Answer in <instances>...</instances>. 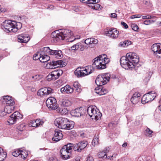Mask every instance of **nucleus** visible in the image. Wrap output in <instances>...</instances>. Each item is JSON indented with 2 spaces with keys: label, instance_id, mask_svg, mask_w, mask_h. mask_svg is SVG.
I'll use <instances>...</instances> for the list:
<instances>
[{
  "label": "nucleus",
  "instance_id": "25",
  "mask_svg": "<svg viewBox=\"0 0 161 161\" xmlns=\"http://www.w3.org/2000/svg\"><path fill=\"white\" fill-rule=\"evenodd\" d=\"M3 103L6 105H14V102L12 100L11 97L8 96H4L3 97Z\"/></svg>",
  "mask_w": 161,
  "mask_h": 161
},
{
  "label": "nucleus",
  "instance_id": "21",
  "mask_svg": "<svg viewBox=\"0 0 161 161\" xmlns=\"http://www.w3.org/2000/svg\"><path fill=\"white\" fill-rule=\"evenodd\" d=\"M64 147H62L60 150L62 158L64 159H67L71 156V153L67 151Z\"/></svg>",
  "mask_w": 161,
  "mask_h": 161
},
{
  "label": "nucleus",
  "instance_id": "54",
  "mask_svg": "<svg viewBox=\"0 0 161 161\" xmlns=\"http://www.w3.org/2000/svg\"><path fill=\"white\" fill-rule=\"evenodd\" d=\"M131 27L133 30L136 31L138 29V26L135 24H133L131 25Z\"/></svg>",
  "mask_w": 161,
  "mask_h": 161
},
{
  "label": "nucleus",
  "instance_id": "18",
  "mask_svg": "<svg viewBox=\"0 0 161 161\" xmlns=\"http://www.w3.org/2000/svg\"><path fill=\"white\" fill-rule=\"evenodd\" d=\"M63 137L61 131L59 130H55L54 131V136L52 138L53 141L57 142L62 139Z\"/></svg>",
  "mask_w": 161,
  "mask_h": 161
},
{
  "label": "nucleus",
  "instance_id": "51",
  "mask_svg": "<svg viewBox=\"0 0 161 161\" xmlns=\"http://www.w3.org/2000/svg\"><path fill=\"white\" fill-rule=\"evenodd\" d=\"M154 22V21L153 20H146L144 21L143 24L145 25H149L153 23Z\"/></svg>",
  "mask_w": 161,
  "mask_h": 161
},
{
  "label": "nucleus",
  "instance_id": "44",
  "mask_svg": "<svg viewBox=\"0 0 161 161\" xmlns=\"http://www.w3.org/2000/svg\"><path fill=\"white\" fill-rule=\"evenodd\" d=\"M153 131L149 128H147L146 130V135L149 137H151L152 136Z\"/></svg>",
  "mask_w": 161,
  "mask_h": 161
},
{
  "label": "nucleus",
  "instance_id": "31",
  "mask_svg": "<svg viewBox=\"0 0 161 161\" xmlns=\"http://www.w3.org/2000/svg\"><path fill=\"white\" fill-rule=\"evenodd\" d=\"M152 101L147 94L143 96L142 98V103L144 104Z\"/></svg>",
  "mask_w": 161,
  "mask_h": 161
},
{
  "label": "nucleus",
  "instance_id": "12",
  "mask_svg": "<svg viewBox=\"0 0 161 161\" xmlns=\"http://www.w3.org/2000/svg\"><path fill=\"white\" fill-rule=\"evenodd\" d=\"M68 119L66 118H58L55 119L54 124L58 128L63 129L64 126H65Z\"/></svg>",
  "mask_w": 161,
  "mask_h": 161
},
{
  "label": "nucleus",
  "instance_id": "50",
  "mask_svg": "<svg viewBox=\"0 0 161 161\" xmlns=\"http://www.w3.org/2000/svg\"><path fill=\"white\" fill-rule=\"evenodd\" d=\"M43 51L45 53V54H49L50 51V49L48 47H45L43 48Z\"/></svg>",
  "mask_w": 161,
  "mask_h": 161
},
{
  "label": "nucleus",
  "instance_id": "19",
  "mask_svg": "<svg viewBox=\"0 0 161 161\" xmlns=\"http://www.w3.org/2000/svg\"><path fill=\"white\" fill-rule=\"evenodd\" d=\"M119 31L115 30V29H109V31L105 35L111 38L114 39L117 38L119 34Z\"/></svg>",
  "mask_w": 161,
  "mask_h": 161
},
{
  "label": "nucleus",
  "instance_id": "11",
  "mask_svg": "<svg viewBox=\"0 0 161 161\" xmlns=\"http://www.w3.org/2000/svg\"><path fill=\"white\" fill-rule=\"evenodd\" d=\"M151 49L153 54L156 57L161 58V44L156 43L153 44L151 47Z\"/></svg>",
  "mask_w": 161,
  "mask_h": 161
},
{
  "label": "nucleus",
  "instance_id": "26",
  "mask_svg": "<svg viewBox=\"0 0 161 161\" xmlns=\"http://www.w3.org/2000/svg\"><path fill=\"white\" fill-rule=\"evenodd\" d=\"M44 123V122L40 119H37L36 120H33L31 122L29 125L33 127H37L42 125Z\"/></svg>",
  "mask_w": 161,
  "mask_h": 161
},
{
  "label": "nucleus",
  "instance_id": "9",
  "mask_svg": "<svg viewBox=\"0 0 161 161\" xmlns=\"http://www.w3.org/2000/svg\"><path fill=\"white\" fill-rule=\"evenodd\" d=\"M46 104L47 107L51 109L55 110L58 107L56 100L53 97H50L47 100Z\"/></svg>",
  "mask_w": 161,
  "mask_h": 161
},
{
  "label": "nucleus",
  "instance_id": "23",
  "mask_svg": "<svg viewBox=\"0 0 161 161\" xmlns=\"http://www.w3.org/2000/svg\"><path fill=\"white\" fill-rule=\"evenodd\" d=\"M140 94L139 92H135L130 99L132 103L135 104L138 103L140 100Z\"/></svg>",
  "mask_w": 161,
  "mask_h": 161
},
{
  "label": "nucleus",
  "instance_id": "28",
  "mask_svg": "<svg viewBox=\"0 0 161 161\" xmlns=\"http://www.w3.org/2000/svg\"><path fill=\"white\" fill-rule=\"evenodd\" d=\"M74 126V123L72 121H69L68 119L67 122L64 126L62 129L70 130L73 128Z\"/></svg>",
  "mask_w": 161,
  "mask_h": 161
},
{
  "label": "nucleus",
  "instance_id": "1",
  "mask_svg": "<svg viewBox=\"0 0 161 161\" xmlns=\"http://www.w3.org/2000/svg\"><path fill=\"white\" fill-rule=\"evenodd\" d=\"M1 26L2 29L6 32H15L20 28L21 24L14 21L6 20L2 23Z\"/></svg>",
  "mask_w": 161,
  "mask_h": 161
},
{
  "label": "nucleus",
  "instance_id": "4",
  "mask_svg": "<svg viewBox=\"0 0 161 161\" xmlns=\"http://www.w3.org/2000/svg\"><path fill=\"white\" fill-rule=\"evenodd\" d=\"M87 114L92 119L96 120H99L102 116V114L99 110L95 106L88 107L87 109Z\"/></svg>",
  "mask_w": 161,
  "mask_h": 161
},
{
  "label": "nucleus",
  "instance_id": "64",
  "mask_svg": "<svg viewBox=\"0 0 161 161\" xmlns=\"http://www.w3.org/2000/svg\"><path fill=\"white\" fill-rule=\"evenodd\" d=\"M142 19H149V15H147L146 16H142Z\"/></svg>",
  "mask_w": 161,
  "mask_h": 161
},
{
  "label": "nucleus",
  "instance_id": "37",
  "mask_svg": "<svg viewBox=\"0 0 161 161\" xmlns=\"http://www.w3.org/2000/svg\"><path fill=\"white\" fill-rule=\"evenodd\" d=\"M62 105L65 107H68L71 104V102L68 100H65L62 102Z\"/></svg>",
  "mask_w": 161,
  "mask_h": 161
},
{
  "label": "nucleus",
  "instance_id": "56",
  "mask_svg": "<svg viewBox=\"0 0 161 161\" xmlns=\"http://www.w3.org/2000/svg\"><path fill=\"white\" fill-rule=\"evenodd\" d=\"M73 38V40H70L69 39V41L70 42H72L74 41L76 39H79L80 38V36H75L74 37H72V38Z\"/></svg>",
  "mask_w": 161,
  "mask_h": 161
},
{
  "label": "nucleus",
  "instance_id": "57",
  "mask_svg": "<svg viewBox=\"0 0 161 161\" xmlns=\"http://www.w3.org/2000/svg\"><path fill=\"white\" fill-rule=\"evenodd\" d=\"M90 38H88L85 41V43L86 44H90Z\"/></svg>",
  "mask_w": 161,
  "mask_h": 161
},
{
  "label": "nucleus",
  "instance_id": "2",
  "mask_svg": "<svg viewBox=\"0 0 161 161\" xmlns=\"http://www.w3.org/2000/svg\"><path fill=\"white\" fill-rule=\"evenodd\" d=\"M92 68H96L98 69H103L106 68V64L109 61V59L107 58L106 55L103 54L99 55L93 59Z\"/></svg>",
  "mask_w": 161,
  "mask_h": 161
},
{
  "label": "nucleus",
  "instance_id": "63",
  "mask_svg": "<svg viewBox=\"0 0 161 161\" xmlns=\"http://www.w3.org/2000/svg\"><path fill=\"white\" fill-rule=\"evenodd\" d=\"M86 161H93V157H89Z\"/></svg>",
  "mask_w": 161,
  "mask_h": 161
},
{
  "label": "nucleus",
  "instance_id": "33",
  "mask_svg": "<svg viewBox=\"0 0 161 161\" xmlns=\"http://www.w3.org/2000/svg\"><path fill=\"white\" fill-rule=\"evenodd\" d=\"M6 157V153L4 152L3 149L0 147V161H3L4 160Z\"/></svg>",
  "mask_w": 161,
  "mask_h": 161
},
{
  "label": "nucleus",
  "instance_id": "34",
  "mask_svg": "<svg viewBox=\"0 0 161 161\" xmlns=\"http://www.w3.org/2000/svg\"><path fill=\"white\" fill-rule=\"evenodd\" d=\"M28 155V154L27 152L24 149H21L20 156H21V158H23L24 160H25Z\"/></svg>",
  "mask_w": 161,
  "mask_h": 161
},
{
  "label": "nucleus",
  "instance_id": "20",
  "mask_svg": "<svg viewBox=\"0 0 161 161\" xmlns=\"http://www.w3.org/2000/svg\"><path fill=\"white\" fill-rule=\"evenodd\" d=\"M30 37L28 35L21 34L19 35L18 36V40L19 42L26 43L30 39Z\"/></svg>",
  "mask_w": 161,
  "mask_h": 161
},
{
  "label": "nucleus",
  "instance_id": "32",
  "mask_svg": "<svg viewBox=\"0 0 161 161\" xmlns=\"http://www.w3.org/2000/svg\"><path fill=\"white\" fill-rule=\"evenodd\" d=\"M50 59V57L47 55L41 54L40 61L42 63L46 62Z\"/></svg>",
  "mask_w": 161,
  "mask_h": 161
},
{
  "label": "nucleus",
  "instance_id": "55",
  "mask_svg": "<svg viewBox=\"0 0 161 161\" xmlns=\"http://www.w3.org/2000/svg\"><path fill=\"white\" fill-rule=\"evenodd\" d=\"M32 78L35 80H38L40 79V76L39 75H36L35 76H32Z\"/></svg>",
  "mask_w": 161,
  "mask_h": 161
},
{
  "label": "nucleus",
  "instance_id": "3",
  "mask_svg": "<svg viewBox=\"0 0 161 161\" xmlns=\"http://www.w3.org/2000/svg\"><path fill=\"white\" fill-rule=\"evenodd\" d=\"M58 32L56 34L55 36H54L53 41L54 42H57L60 40L70 38L73 35L72 31L67 29L59 30Z\"/></svg>",
  "mask_w": 161,
  "mask_h": 161
},
{
  "label": "nucleus",
  "instance_id": "53",
  "mask_svg": "<svg viewBox=\"0 0 161 161\" xmlns=\"http://www.w3.org/2000/svg\"><path fill=\"white\" fill-rule=\"evenodd\" d=\"M143 2L147 6L150 7L151 6V3L149 0H144Z\"/></svg>",
  "mask_w": 161,
  "mask_h": 161
},
{
  "label": "nucleus",
  "instance_id": "15",
  "mask_svg": "<svg viewBox=\"0 0 161 161\" xmlns=\"http://www.w3.org/2000/svg\"><path fill=\"white\" fill-rule=\"evenodd\" d=\"M14 109V105H6L3 111L0 112V116H4L6 114H10Z\"/></svg>",
  "mask_w": 161,
  "mask_h": 161
},
{
  "label": "nucleus",
  "instance_id": "42",
  "mask_svg": "<svg viewBox=\"0 0 161 161\" xmlns=\"http://www.w3.org/2000/svg\"><path fill=\"white\" fill-rule=\"evenodd\" d=\"M59 111L60 113L62 115L66 114L68 113V110L65 108H59Z\"/></svg>",
  "mask_w": 161,
  "mask_h": 161
},
{
  "label": "nucleus",
  "instance_id": "43",
  "mask_svg": "<svg viewBox=\"0 0 161 161\" xmlns=\"http://www.w3.org/2000/svg\"><path fill=\"white\" fill-rule=\"evenodd\" d=\"M99 136H97V137H94V138L92 142V145H94V146L95 145H97L98 144L99 142Z\"/></svg>",
  "mask_w": 161,
  "mask_h": 161
},
{
  "label": "nucleus",
  "instance_id": "6",
  "mask_svg": "<svg viewBox=\"0 0 161 161\" xmlns=\"http://www.w3.org/2000/svg\"><path fill=\"white\" fill-rule=\"evenodd\" d=\"M110 75L109 73L98 75L96 79L95 83L97 86H102L106 84L109 81Z\"/></svg>",
  "mask_w": 161,
  "mask_h": 161
},
{
  "label": "nucleus",
  "instance_id": "48",
  "mask_svg": "<svg viewBox=\"0 0 161 161\" xmlns=\"http://www.w3.org/2000/svg\"><path fill=\"white\" fill-rule=\"evenodd\" d=\"M25 125L24 124H21L18 126L17 127V128L18 130L20 131H22L25 129Z\"/></svg>",
  "mask_w": 161,
  "mask_h": 161
},
{
  "label": "nucleus",
  "instance_id": "24",
  "mask_svg": "<svg viewBox=\"0 0 161 161\" xmlns=\"http://www.w3.org/2000/svg\"><path fill=\"white\" fill-rule=\"evenodd\" d=\"M60 91L62 93H64L67 94L72 93L74 91V89L69 85H67L60 89Z\"/></svg>",
  "mask_w": 161,
  "mask_h": 161
},
{
  "label": "nucleus",
  "instance_id": "17",
  "mask_svg": "<svg viewBox=\"0 0 161 161\" xmlns=\"http://www.w3.org/2000/svg\"><path fill=\"white\" fill-rule=\"evenodd\" d=\"M85 111L86 110H84L82 108L80 107L75 108V110H72L71 113V115L73 116L80 117L83 115Z\"/></svg>",
  "mask_w": 161,
  "mask_h": 161
},
{
  "label": "nucleus",
  "instance_id": "16",
  "mask_svg": "<svg viewBox=\"0 0 161 161\" xmlns=\"http://www.w3.org/2000/svg\"><path fill=\"white\" fill-rule=\"evenodd\" d=\"M66 64V63L65 61H63L62 60L53 61L50 63V65L52 66V68H51L64 67L65 66Z\"/></svg>",
  "mask_w": 161,
  "mask_h": 161
},
{
  "label": "nucleus",
  "instance_id": "49",
  "mask_svg": "<svg viewBox=\"0 0 161 161\" xmlns=\"http://www.w3.org/2000/svg\"><path fill=\"white\" fill-rule=\"evenodd\" d=\"M90 41V44H96L98 42V40L97 39L93 38H91Z\"/></svg>",
  "mask_w": 161,
  "mask_h": 161
},
{
  "label": "nucleus",
  "instance_id": "8",
  "mask_svg": "<svg viewBox=\"0 0 161 161\" xmlns=\"http://www.w3.org/2000/svg\"><path fill=\"white\" fill-rule=\"evenodd\" d=\"M23 118V115L19 112L16 111L10 115L8 120V122L9 125L14 124L19 119Z\"/></svg>",
  "mask_w": 161,
  "mask_h": 161
},
{
  "label": "nucleus",
  "instance_id": "22",
  "mask_svg": "<svg viewBox=\"0 0 161 161\" xmlns=\"http://www.w3.org/2000/svg\"><path fill=\"white\" fill-rule=\"evenodd\" d=\"M96 87L95 91V92L98 94L99 95H102L106 94L108 91L105 88L103 87L102 86H98Z\"/></svg>",
  "mask_w": 161,
  "mask_h": 161
},
{
  "label": "nucleus",
  "instance_id": "14",
  "mask_svg": "<svg viewBox=\"0 0 161 161\" xmlns=\"http://www.w3.org/2000/svg\"><path fill=\"white\" fill-rule=\"evenodd\" d=\"M53 90L50 87H44L39 89L37 92L38 95L42 96L52 93Z\"/></svg>",
  "mask_w": 161,
  "mask_h": 161
},
{
  "label": "nucleus",
  "instance_id": "45",
  "mask_svg": "<svg viewBox=\"0 0 161 161\" xmlns=\"http://www.w3.org/2000/svg\"><path fill=\"white\" fill-rule=\"evenodd\" d=\"M80 45L81 43H78L71 47V49L74 50H77L79 48V46Z\"/></svg>",
  "mask_w": 161,
  "mask_h": 161
},
{
  "label": "nucleus",
  "instance_id": "7",
  "mask_svg": "<svg viewBox=\"0 0 161 161\" xmlns=\"http://www.w3.org/2000/svg\"><path fill=\"white\" fill-rule=\"evenodd\" d=\"M129 60L127 58V57L125 56H122L121 57L120 60V65L124 68L126 69H132L135 67V65L130 62Z\"/></svg>",
  "mask_w": 161,
  "mask_h": 161
},
{
  "label": "nucleus",
  "instance_id": "39",
  "mask_svg": "<svg viewBox=\"0 0 161 161\" xmlns=\"http://www.w3.org/2000/svg\"><path fill=\"white\" fill-rule=\"evenodd\" d=\"M55 57L57 58H61L63 57V54L62 52L60 50L56 51L55 53Z\"/></svg>",
  "mask_w": 161,
  "mask_h": 161
},
{
  "label": "nucleus",
  "instance_id": "5",
  "mask_svg": "<svg viewBox=\"0 0 161 161\" xmlns=\"http://www.w3.org/2000/svg\"><path fill=\"white\" fill-rule=\"evenodd\" d=\"M94 71V69L91 66H86L85 68H77L75 71V74L77 77L84 76L87 75Z\"/></svg>",
  "mask_w": 161,
  "mask_h": 161
},
{
  "label": "nucleus",
  "instance_id": "46",
  "mask_svg": "<svg viewBox=\"0 0 161 161\" xmlns=\"http://www.w3.org/2000/svg\"><path fill=\"white\" fill-rule=\"evenodd\" d=\"M46 79L47 80L49 81L52 80H55L54 79L53 77V75L52 74L51 72L46 77Z\"/></svg>",
  "mask_w": 161,
  "mask_h": 161
},
{
  "label": "nucleus",
  "instance_id": "62",
  "mask_svg": "<svg viewBox=\"0 0 161 161\" xmlns=\"http://www.w3.org/2000/svg\"><path fill=\"white\" fill-rule=\"evenodd\" d=\"M120 46L124 47H126L125 44V41H124V42H121L120 43Z\"/></svg>",
  "mask_w": 161,
  "mask_h": 161
},
{
  "label": "nucleus",
  "instance_id": "61",
  "mask_svg": "<svg viewBox=\"0 0 161 161\" xmlns=\"http://www.w3.org/2000/svg\"><path fill=\"white\" fill-rule=\"evenodd\" d=\"M110 17L113 18H116L117 17V14L115 13H111Z\"/></svg>",
  "mask_w": 161,
  "mask_h": 161
},
{
  "label": "nucleus",
  "instance_id": "59",
  "mask_svg": "<svg viewBox=\"0 0 161 161\" xmlns=\"http://www.w3.org/2000/svg\"><path fill=\"white\" fill-rule=\"evenodd\" d=\"M121 24L122 25L124 26L125 29H127L128 27L127 25L124 22H122L121 23Z\"/></svg>",
  "mask_w": 161,
  "mask_h": 161
},
{
  "label": "nucleus",
  "instance_id": "29",
  "mask_svg": "<svg viewBox=\"0 0 161 161\" xmlns=\"http://www.w3.org/2000/svg\"><path fill=\"white\" fill-rule=\"evenodd\" d=\"M109 152V150L106 149L104 151H101L98 153V155L99 158L105 159L107 158V153Z\"/></svg>",
  "mask_w": 161,
  "mask_h": 161
},
{
  "label": "nucleus",
  "instance_id": "41",
  "mask_svg": "<svg viewBox=\"0 0 161 161\" xmlns=\"http://www.w3.org/2000/svg\"><path fill=\"white\" fill-rule=\"evenodd\" d=\"M90 7H91L92 9L98 10L100 8L101 6L99 4H98V3H93L92 6H90Z\"/></svg>",
  "mask_w": 161,
  "mask_h": 161
},
{
  "label": "nucleus",
  "instance_id": "47",
  "mask_svg": "<svg viewBox=\"0 0 161 161\" xmlns=\"http://www.w3.org/2000/svg\"><path fill=\"white\" fill-rule=\"evenodd\" d=\"M41 53H38L37 54H36L33 55V58L34 60H37L38 59L40 60V58L41 57Z\"/></svg>",
  "mask_w": 161,
  "mask_h": 161
},
{
  "label": "nucleus",
  "instance_id": "10",
  "mask_svg": "<svg viewBox=\"0 0 161 161\" xmlns=\"http://www.w3.org/2000/svg\"><path fill=\"white\" fill-rule=\"evenodd\" d=\"M126 56L128 60H129L130 62L133 65L137 64L139 62V57L135 53H129L126 54Z\"/></svg>",
  "mask_w": 161,
  "mask_h": 161
},
{
  "label": "nucleus",
  "instance_id": "38",
  "mask_svg": "<svg viewBox=\"0 0 161 161\" xmlns=\"http://www.w3.org/2000/svg\"><path fill=\"white\" fill-rule=\"evenodd\" d=\"M73 146L71 144H68L64 146L63 147H64L65 149L67 150V151L70 152L71 153L72 152V148Z\"/></svg>",
  "mask_w": 161,
  "mask_h": 161
},
{
  "label": "nucleus",
  "instance_id": "40",
  "mask_svg": "<svg viewBox=\"0 0 161 161\" xmlns=\"http://www.w3.org/2000/svg\"><path fill=\"white\" fill-rule=\"evenodd\" d=\"M21 149H17L13 152L12 155L16 157H17L19 156H20L21 153Z\"/></svg>",
  "mask_w": 161,
  "mask_h": 161
},
{
  "label": "nucleus",
  "instance_id": "58",
  "mask_svg": "<svg viewBox=\"0 0 161 161\" xmlns=\"http://www.w3.org/2000/svg\"><path fill=\"white\" fill-rule=\"evenodd\" d=\"M125 44L126 47L128 46L129 45H130L131 44V42L130 41H125Z\"/></svg>",
  "mask_w": 161,
  "mask_h": 161
},
{
  "label": "nucleus",
  "instance_id": "35",
  "mask_svg": "<svg viewBox=\"0 0 161 161\" xmlns=\"http://www.w3.org/2000/svg\"><path fill=\"white\" fill-rule=\"evenodd\" d=\"M147 94L152 101L154 99L156 96V94L154 92H151L147 93Z\"/></svg>",
  "mask_w": 161,
  "mask_h": 161
},
{
  "label": "nucleus",
  "instance_id": "36",
  "mask_svg": "<svg viewBox=\"0 0 161 161\" xmlns=\"http://www.w3.org/2000/svg\"><path fill=\"white\" fill-rule=\"evenodd\" d=\"M73 86L76 89V91L78 92H80L81 89L80 88V85L78 81H75L74 82Z\"/></svg>",
  "mask_w": 161,
  "mask_h": 161
},
{
  "label": "nucleus",
  "instance_id": "52",
  "mask_svg": "<svg viewBox=\"0 0 161 161\" xmlns=\"http://www.w3.org/2000/svg\"><path fill=\"white\" fill-rule=\"evenodd\" d=\"M88 47L89 46L87 47L86 46H85L83 45H82L81 43V45L79 46L80 50V51H83L86 48H88Z\"/></svg>",
  "mask_w": 161,
  "mask_h": 161
},
{
  "label": "nucleus",
  "instance_id": "27",
  "mask_svg": "<svg viewBox=\"0 0 161 161\" xmlns=\"http://www.w3.org/2000/svg\"><path fill=\"white\" fill-rule=\"evenodd\" d=\"M51 72L52 74L53 75L54 79L55 80L63 74V71L61 69H56Z\"/></svg>",
  "mask_w": 161,
  "mask_h": 161
},
{
  "label": "nucleus",
  "instance_id": "30",
  "mask_svg": "<svg viewBox=\"0 0 161 161\" xmlns=\"http://www.w3.org/2000/svg\"><path fill=\"white\" fill-rule=\"evenodd\" d=\"M80 2L82 3L88 4L89 6H92L94 3H98L100 0H80Z\"/></svg>",
  "mask_w": 161,
  "mask_h": 161
},
{
  "label": "nucleus",
  "instance_id": "13",
  "mask_svg": "<svg viewBox=\"0 0 161 161\" xmlns=\"http://www.w3.org/2000/svg\"><path fill=\"white\" fill-rule=\"evenodd\" d=\"M88 142L86 141H83L75 144L74 149L78 152H81L87 146Z\"/></svg>",
  "mask_w": 161,
  "mask_h": 161
},
{
  "label": "nucleus",
  "instance_id": "60",
  "mask_svg": "<svg viewBox=\"0 0 161 161\" xmlns=\"http://www.w3.org/2000/svg\"><path fill=\"white\" fill-rule=\"evenodd\" d=\"M56 51L50 49V51L49 54L53 55L55 56V53Z\"/></svg>",
  "mask_w": 161,
  "mask_h": 161
}]
</instances>
